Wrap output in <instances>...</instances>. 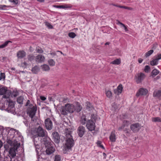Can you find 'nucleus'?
I'll list each match as a JSON object with an SVG mask.
<instances>
[{"label": "nucleus", "instance_id": "1", "mask_svg": "<svg viewBox=\"0 0 161 161\" xmlns=\"http://www.w3.org/2000/svg\"><path fill=\"white\" fill-rule=\"evenodd\" d=\"M16 131V130L12 128L9 130L6 143L4 144V147L6 150H8L10 146L12 147L10 148L8 151V156L10 158H14L16 157V152L20 147L19 142H18L16 140L12 141V139L14 137V134Z\"/></svg>", "mask_w": 161, "mask_h": 161}, {"label": "nucleus", "instance_id": "2", "mask_svg": "<svg viewBox=\"0 0 161 161\" xmlns=\"http://www.w3.org/2000/svg\"><path fill=\"white\" fill-rule=\"evenodd\" d=\"M71 131H66L65 132V144L64 146L66 150H69L73 146L74 141L72 136Z\"/></svg>", "mask_w": 161, "mask_h": 161}, {"label": "nucleus", "instance_id": "3", "mask_svg": "<svg viewBox=\"0 0 161 161\" xmlns=\"http://www.w3.org/2000/svg\"><path fill=\"white\" fill-rule=\"evenodd\" d=\"M11 94V91L7 89V87H3L0 88V95H3V98H9Z\"/></svg>", "mask_w": 161, "mask_h": 161}, {"label": "nucleus", "instance_id": "4", "mask_svg": "<svg viewBox=\"0 0 161 161\" xmlns=\"http://www.w3.org/2000/svg\"><path fill=\"white\" fill-rule=\"evenodd\" d=\"M36 110L37 108L36 105L33 106L30 104L29 105L27 113L28 114L29 116L32 118L35 115Z\"/></svg>", "mask_w": 161, "mask_h": 161}, {"label": "nucleus", "instance_id": "5", "mask_svg": "<svg viewBox=\"0 0 161 161\" xmlns=\"http://www.w3.org/2000/svg\"><path fill=\"white\" fill-rule=\"evenodd\" d=\"M146 77V75L144 73H140L135 75L134 79L136 83L138 84L141 83Z\"/></svg>", "mask_w": 161, "mask_h": 161}, {"label": "nucleus", "instance_id": "6", "mask_svg": "<svg viewBox=\"0 0 161 161\" xmlns=\"http://www.w3.org/2000/svg\"><path fill=\"white\" fill-rule=\"evenodd\" d=\"M36 135L35 136L43 137L45 136L47 131L41 126H39L35 130Z\"/></svg>", "mask_w": 161, "mask_h": 161}, {"label": "nucleus", "instance_id": "7", "mask_svg": "<svg viewBox=\"0 0 161 161\" xmlns=\"http://www.w3.org/2000/svg\"><path fill=\"white\" fill-rule=\"evenodd\" d=\"M87 129L90 131L95 130V123L91 119H88L86 124Z\"/></svg>", "mask_w": 161, "mask_h": 161}, {"label": "nucleus", "instance_id": "8", "mask_svg": "<svg viewBox=\"0 0 161 161\" xmlns=\"http://www.w3.org/2000/svg\"><path fill=\"white\" fill-rule=\"evenodd\" d=\"M68 112L65 105L64 106H62L59 108L58 114L60 117L62 116H66Z\"/></svg>", "mask_w": 161, "mask_h": 161}, {"label": "nucleus", "instance_id": "9", "mask_svg": "<svg viewBox=\"0 0 161 161\" xmlns=\"http://www.w3.org/2000/svg\"><path fill=\"white\" fill-rule=\"evenodd\" d=\"M45 125L46 129L48 130H51L53 128V123L50 118H47L45 121Z\"/></svg>", "mask_w": 161, "mask_h": 161}, {"label": "nucleus", "instance_id": "10", "mask_svg": "<svg viewBox=\"0 0 161 161\" xmlns=\"http://www.w3.org/2000/svg\"><path fill=\"white\" fill-rule=\"evenodd\" d=\"M130 128L133 132H137L140 129L141 125L138 123L133 124L131 125Z\"/></svg>", "mask_w": 161, "mask_h": 161}, {"label": "nucleus", "instance_id": "11", "mask_svg": "<svg viewBox=\"0 0 161 161\" xmlns=\"http://www.w3.org/2000/svg\"><path fill=\"white\" fill-rule=\"evenodd\" d=\"M86 131L85 127L83 126H79L77 129V133L79 136L82 137Z\"/></svg>", "mask_w": 161, "mask_h": 161}, {"label": "nucleus", "instance_id": "12", "mask_svg": "<svg viewBox=\"0 0 161 161\" xmlns=\"http://www.w3.org/2000/svg\"><path fill=\"white\" fill-rule=\"evenodd\" d=\"M65 105L68 113H72L75 111L74 103L73 104L67 103Z\"/></svg>", "mask_w": 161, "mask_h": 161}, {"label": "nucleus", "instance_id": "13", "mask_svg": "<svg viewBox=\"0 0 161 161\" xmlns=\"http://www.w3.org/2000/svg\"><path fill=\"white\" fill-rule=\"evenodd\" d=\"M52 138L55 142L58 143L60 142V137L58 133L56 132L53 133L52 134Z\"/></svg>", "mask_w": 161, "mask_h": 161}, {"label": "nucleus", "instance_id": "14", "mask_svg": "<svg viewBox=\"0 0 161 161\" xmlns=\"http://www.w3.org/2000/svg\"><path fill=\"white\" fill-rule=\"evenodd\" d=\"M35 59L36 63H42L45 61V58L43 55L39 54L36 56Z\"/></svg>", "mask_w": 161, "mask_h": 161}, {"label": "nucleus", "instance_id": "15", "mask_svg": "<svg viewBox=\"0 0 161 161\" xmlns=\"http://www.w3.org/2000/svg\"><path fill=\"white\" fill-rule=\"evenodd\" d=\"M147 92L148 91L146 89L141 88L136 93V95L137 97H138L140 95H146Z\"/></svg>", "mask_w": 161, "mask_h": 161}, {"label": "nucleus", "instance_id": "16", "mask_svg": "<svg viewBox=\"0 0 161 161\" xmlns=\"http://www.w3.org/2000/svg\"><path fill=\"white\" fill-rule=\"evenodd\" d=\"M74 105L75 106V111L79 112L81 110L82 107L80 103L78 102H75Z\"/></svg>", "mask_w": 161, "mask_h": 161}, {"label": "nucleus", "instance_id": "17", "mask_svg": "<svg viewBox=\"0 0 161 161\" xmlns=\"http://www.w3.org/2000/svg\"><path fill=\"white\" fill-rule=\"evenodd\" d=\"M26 55V53L23 50H20L17 53V57L18 58L21 59L24 58Z\"/></svg>", "mask_w": 161, "mask_h": 161}, {"label": "nucleus", "instance_id": "18", "mask_svg": "<svg viewBox=\"0 0 161 161\" xmlns=\"http://www.w3.org/2000/svg\"><path fill=\"white\" fill-rule=\"evenodd\" d=\"M87 121L86 116L83 114L80 118V122L81 125H84L87 124Z\"/></svg>", "mask_w": 161, "mask_h": 161}, {"label": "nucleus", "instance_id": "19", "mask_svg": "<svg viewBox=\"0 0 161 161\" xmlns=\"http://www.w3.org/2000/svg\"><path fill=\"white\" fill-rule=\"evenodd\" d=\"M55 150V148L53 146L48 147L46 150V153L47 155L51 154L54 152Z\"/></svg>", "mask_w": 161, "mask_h": 161}, {"label": "nucleus", "instance_id": "20", "mask_svg": "<svg viewBox=\"0 0 161 161\" xmlns=\"http://www.w3.org/2000/svg\"><path fill=\"white\" fill-rule=\"evenodd\" d=\"M129 123V121L125 120H124L123 122V124L120 127L118 128V130L121 131L122 130H123L125 127H127Z\"/></svg>", "mask_w": 161, "mask_h": 161}, {"label": "nucleus", "instance_id": "21", "mask_svg": "<svg viewBox=\"0 0 161 161\" xmlns=\"http://www.w3.org/2000/svg\"><path fill=\"white\" fill-rule=\"evenodd\" d=\"M116 24L119 25L121 27H123L125 32H127L128 31V30L127 29V26L125 25L124 24L118 20H116Z\"/></svg>", "mask_w": 161, "mask_h": 161}, {"label": "nucleus", "instance_id": "22", "mask_svg": "<svg viewBox=\"0 0 161 161\" xmlns=\"http://www.w3.org/2000/svg\"><path fill=\"white\" fill-rule=\"evenodd\" d=\"M110 140L112 142H115L116 141V135L115 134V131H112L109 137Z\"/></svg>", "mask_w": 161, "mask_h": 161}, {"label": "nucleus", "instance_id": "23", "mask_svg": "<svg viewBox=\"0 0 161 161\" xmlns=\"http://www.w3.org/2000/svg\"><path fill=\"white\" fill-rule=\"evenodd\" d=\"M153 96L161 100V91H155L153 93Z\"/></svg>", "mask_w": 161, "mask_h": 161}, {"label": "nucleus", "instance_id": "24", "mask_svg": "<svg viewBox=\"0 0 161 161\" xmlns=\"http://www.w3.org/2000/svg\"><path fill=\"white\" fill-rule=\"evenodd\" d=\"M40 70V68L37 66H35L33 67L31 69V71L34 74H37Z\"/></svg>", "mask_w": 161, "mask_h": 161}, {"label": "nucleus", "instance_id": "25", "mask_svg": "<svg viewBox=\"0 0 161 161\" xmlns=\"http://www.w3.org/2000/svg\"><path fill=\"white\" fill-rule=\"evenodd\" d=\"M158 60L156 58L150 62V64L152 66L156 65L158 64Z\"/></svg>", "mask_w": 161, "mask_h": 161}, {"label": "nucleus", "instance_id": "26", "mask_svg": "<svg viewBox=\"0 0 161 161\" xmlns=\"http://www.w3.org/2000/svg\"><path fill=\"white\" fill-rule=\"evenodd\" d=\"M24 99V98L23 96H20L19 97L17 98V102L20 104H23Z\"/></svg>", "mask_w": 161, "mask_h": 161}, {"label": "nucleus", "instance_id": "27", "mask_svg": "<svg viewBox=\"0 0 161 161\" xmlns=\"http://www.w3.org/2000/svg\"><path fill=\"white\" fill-rule=\"evenodd\" d=\"M42 70L43 71H47L50 70V68L48 65L47 64H43L41 66Z\"/></svg>", "mask_w": 161, "mask_h": 161}, {"label": "nucleus", "instance_id": "28", "mask_svg": "<svg viewBox=\"0 0 161 161\" xmlns=\"http://www.w3.org/2000/svg\"><path fill=\"white\" fill-rule=\"evenodd\" d=\"M105 93L107 97L109 98H112V93L110 91H105Z\"/></svg>", "mask_w": 161, "mask_h": 161}, {"label": "nucleus", "instance_id": "29", "mask_svg": "<svg viewBox=\"0 0 161 161\" xmlns=\"http://www.w3.org/2000/svg\"><path fill=\"white\" fill-rule=\"evenodd\" d=\"M72 5L70 4H65L63 5L64 9H69L71 8L72 7Z\"/></svg>", "mask_w": 161, "mask_h": 161}, {"label": "nucleus", "instance_id": "30", "mask_svg": "<svg viewBox=\"0 0 161 161\" xmlns=\"http://www.w3.org/2000/svg\"><path fill=\"white\" fill-rule=\"evenodd\" d=\"M121 63V61L120 59H117L110 63L111 64H120Z\"/></svg>", "mask_w": 161, "mask_h": 161}, {"label": "nucleus", "instance_id": "31", "mask_svg": "<svg viewBox=\"0 0 161 161\" xmlns=\"http://www.w3.org/2000/svg\"><path fill=\"white\" fill-rule=\"evenodd\" d=\"M19 94V92L17 90H14L12 92L10 96L11 97H16Z\"/></svg>", "mask_w": 161, "mask_h": 161}, {"label": "nucleus", "instance_id": "32", "mask_svg": "<svg viewBox=\"0 0 161 161\" xmlns=\"http://www.w3.org/2000/svg\"><path fill=\"white\" fill-rule=\"evenodd\" d=\"M152 120L153 122H161V118L159 117L152 118Z\"/></svg>", "mask_w": 161, "mask_h": 161}, {"label": "nucleus", "instance_id": "33", "mask_svg": "<svg viewBox=\"0 0 161 161\" xmlns=\"http://www.w3.org/2000/svg\"><path fill=\"white\" fill-rule=\"evenodd\" d=\"M9 42H11L10 41H6L3 44L0 45V48H3L7 46Z\"/></svg>", "mask_w": 161, "mask_h": 161}, {"label": "nucleus", "instance_id": "34", "mask_svg": "<svg viewBox=\"0 0 161 161\" xmlns=\"http://www.w3.org/2000/svg\"><path fill=\"white\" fill-rule=\"evenodd\" d=\"M35 57L33 54H31L27 56V58L29 61H31L35 59Z\"/></svg>", "mask_w": 161, "mask_h": 161}, {"label": "nucleus", "instance_id": "35", "mask_svg": "<svg viewBox=\"0 0 161 161\" xmlns=\"http://www.w3.org/2000/svg\"><path fill=\"white\" fill-rule=\"evenodd\" d=\"M39 137L38 136H34V138L33 139V141L34 143V144H35V142L37 144H40V142L39 141Z\"/></svg>", "mask_w": 161, "mask_h": 161}, {"label": "nucleus", "instance_id": "36", "mask_svg": "<svg viewBox=\"0 0 161 161\" xmlns=\"http://www.w3.org/2000/svg\"><path fill=\"white\" fill-rule=\"evenodd\" d=\"M48 63L50 66H53L55 65V62L53 59H49L48 61Z\"/></svg>", "mask_w": 161, "mask_h": 161}, {"label": "nucleus", "instance_id": "37", "mask_svg": "<svg viewBox=\"0 0 161 161\" xmlns=\"http://www.w3.org/2000/svg\"><path fill=\"white\" fill-rule=\"evenodd\" d=\"M153 52V50H151L147 52L145 54V56L146 58H147L150 56Z\"/></svg>", "mask_w": 161, "mask_h": 161}, {"label": "nucleus", "instance_id": "38", "mask_svg": "<svg viewBox=\"0 0 161 161\" xmlns=\"http://www.w3.org/2000/svg\"><path fill=\"white\" fill-rule=\"evenodd\" d=\"M9 7L8 6L0 5V10H5L7 9Z\"/></svg>", "mask_w": 161, "mask_h": 161}, {"label": "nucleus", "instance_id": "39", "mask_svg": "<svg viewBox=\"0 0 161 161\" xmlns=\"http://www.w3.org/2000/svg\"><path fill=\"white\" fill-rule=\"evenodd\" d=\"M159 73V70L157 69H154L152 72V75L156 76Z\"/></svg>", "mask_w": 161, "mask_h": 161}, {"label": "nucleus", "instance_id": "40", "mask_svg": "<svg viewBox=\"0 0 161 161\" xmlns=\"http://www.w3.org/2000/svg\"><path fill=\"white\" fill-rule=\"evenodd\" d=\"M51 141L50 140H46V141H45L44 144L45 146L46 147H47L48 146L50 145L51 144Z\"/></svg>", "mask_w": 161, "mask_h": 161}, {"label": "nucleus", "instance_id": "41", "mask_svg": "<svg viewBox=\"0 0 161 161\" xmlns=\"http://www.w3.org/2000/svg\"><path fill=\"white\" fill-rule=\"evenodd\" d=\"M35 148H36V152L38 153V150L40 148V145L39 144H36V142H35V144H34Z\"/></svg>", "mask_w": 161, "mask_h": 161}, {"label": "nucleus", "instance_id": "42", "mask_svg": "<svg viewBox=\"0 0 161 161\" xmlns=\"http://www.w3.org/2000/svg\"><path fill=\"white\" fill-rule=\"evenodd\" d=\"M45 25L49 29H53V27L52 25L51 24L48 22H45Z\"/></svg>", "mask_w": 161, "mask_h": 161}, {"label": "nucleus", "instance_id": "43", "mask_svg": "<svg viewBox=\"0 0 161 161\" xmlns=\"http://www.w3.org/2000/svg\"><path fill=\"white\" fill-rule=\"evenodd\" d=\"M60 156L58 155H56L55 156L54 161H61Z\"/></svg>", "mask_w": 161, "mask_h": 161}, {"label": "nucleus", "instance_id": "44", "mask_svg": "<svg viewBox=\"0 0 161 161\" xmlns=\"http://www.w3.org/2000/svg\"><path fill=\"white\" fill-rule=\"evenodd\" d=\"M10 161H20L19 159H21V158L18 157V156H16L14 158H10Z\"/></svg>", "mask_w": 161, "mask_h": 161}, {"label": "nucleus", "instance_id": "45", "mask_svg": "<svg viewBox=\"0 0 161 161\" xmlns=\"http://www.w3.org/2000/svg\"><path fill=\"white\" fill-rule=\"evenodd\" d=\"M117 90H118V92L121 93L122 91V85H119L117 88Z\"/></svg>", "mask_w": 161, "mask_h": 161}, {"label": "nucleus", "instance_id": "46", "mask_svg": "<svg viewBox=\"0 0 161 161\" xmlns=\"http://www.w3.org/2000/svg\"><path fill=\"white\" fill-rule=\"evenodd\" d=\"M36 52L39 53H42L43 52V51L42 49L41 48L37 47L36 48Z\"/></svg>", "mask_w": 161, "mask_h": 161}, {"label": "nucleus", "instance_id": "47", "mask_svg": "<svg viewBox=\"0 0 161 161\" xmlns=\"http://www.w3.org/2000/svg\"><path fill=\"white\" fill-rule=\"evenodd\" d=\"M69 36L71 38H74L76 36V34L74 32H70L68 34Z\"/></svg>", "mask_w": 161, "mask_h": 161}, {"label": "nucleus", "instance_id": "48", "mask_svg": "<svg viewBox=\"0 0 161 161\" xmlns=\"http://www.w3.org/2000/svg\"><path fill=\"white\" fill-rule=\"evenodd\" d=\"M150 70V67L148 65H146L144 68V71L147 73Z\"/></svg>", "mask_w": 161, "mask_h": 161}, {"label": "nucleus", "instance_id": "49", "mask_svg": "<svg viewBox=\"0 0 161 161\" xmlns=\"http://www.w3.org/2000/svg\"><path fill=\"white\" fill-rule=\"evenodd\" d=\"M5 77V75L4 73H0V80L3 79H4Z\"/></svg>", "mask_w": 161, "mask_h": 161}, {"label": "nucleus", "instance_id": "50", "mask_svg": "<svg viewBox=\"0 0 161 161\" xmlns=\"http://www.w3.org/2000/svg\"><path fill=\"white\" fill-rule=\"evenodd\" d=\"M53 7L54 8H59L63 9V5H53Z\"/></svg>", "mask_w": 161, "mask_h": 161}, {"label": "nucleus", "instance_id": "51", "mask_svg": "<svg viewBox=\"0 0 161 161\" xmlns=\"http://www.w3.org/2000/svg\"><path fill=\"white\" fill-rule=\"evenodd\" d=\"M28 65V64H27V63L25 62H24L23 63H22L21 64V65L24 68H25Z\"/></svg>", "mask_w": 161, "mask_h": 161}, {"label": "nucleus", "instance_id": "52", "mask_svg": "<svg viewBox=\"0 0 161 161\" xmlns=\"http://www.w3.org/2000/svg\"><path fill=\"white\" fill-rule=\"evenodd\" d=\"M9 1L15 5L17 4L18 3V0H9Z\"/></svg>", "mask_w": 161, "mask_h": 161}, {"label": "nucleus", "instance_id": "53", "mask_svg": "<svg viewBox=\"0 0 161 161\" xmlns=\"http://www.w3.org/2000/svg\"><path fill=\"white\" fill-rule=\"evenodd\" d=\"M155 58L158 59V60L159 59H161V54L158 53V54L156 56Z\"/></svg>", "mask_w": 161, "mask_h": 161}, {"label": "nucleus", "instance_id": "54", "mask_svg": "<svg viewBox=\"0 0 161 161\" xmlns=\"http://www.w3.org/2000/svg\"><path fill=\"white\" fill-rule=\"evenodd\" d=\"M40 98L42 101H45L46 99V97L43 96H41L40 97Z\"/></svg>", "mask_w": 161, "mask_h": 161}, {"label": "nucleus", "instance_id": "55", "mask_svg": "<svg viewBox=\"0 0 161 161\" xmlns=\"http://www.w3.org/2000/svg\"><path fill=\"white\" fill-rule=\"evenodd\" d=\"M124 9H128V10H132V8H130V7H126V6H125Z\"/></svg>", "mask_w": 161, "mask_h": 161}, {"label": "nucleus", "instance_id": "56", "mask_svg": "<svg viewBox=\"0 0 161 161\" xmlns=\"http://www.w3.org/2000/svg\"><path fill=\"white\" fill-rule=\"evenodd\" d=\"M50 54L52 56H54L56 55V53L55 52H50Z\"/></svg>", "mask_w": 161, "mask_h": 161}, {"label": "nucleus", "instance_id": "57", "mask_svg": "<svg viewBox=\"0 0 161 161\" xmlns=\"http://www.w3.org/2000/svg\"><path fill=\"white\" fill-rule=\"evenodd\" d=\"M23 122L26 126H28V122L27 120H25V121H23Z\"/></svg>", "mask_w": 161, "mask_h": 161}, {"label": "nucleus", "instance_id": "58", "mask_svg": "<svg viewBox=\"0 0 161 161\" xmlns=\"http://www.w3.org/2000/svg\"><path fill=\"white\" fill-rule=\"evenodd\" d=\"M138 62L139 63H141L143 61V59L141 58H139L138 59Z\"/></svg>", "mask_w": 161, "mask_h": 161}, {"label": "nucleus", "instance_id": "59", "mask_svg": "<svg viewBox=\"0 0 161 161\" xmlns=\"http://www.w3.org/2000/svg\"><path fill=\"white\" fill-rule=\"evenodd\" d=\"M97 145L98 147H99L101 144V142L100 141H98L97 142Z\"/></svg>", "mask_w": 161, "mask_h": 161}, {"label": "nucleus", "instance_id": "60", "mask_svg": "<svg viewBox=\"0 0 161 161\" xmlns=\"http://www.w3.org/2000/svg\"><path fill=\"white\" fill-rule=\"evenodd\" d=\"M91 119H95V116L94 114H92L91 115Z\"/></svg>", "mask_w": 161, "mask_h": 161}, {"label": "nucleus", "instance_id": "61", "mask_svg": "<svg viewBox=\"0 0 161 161\" xmlns=\"http://www.w3.org/2000/svg\"><path fill=\"white\" fill-rule=\"evenodd\" d=\"M30 100H28L27 102V103H26V104L25 105V106H27L30 104Z\"/></svg>", "mask_w": 161, "mask_h": 161}, {"label": "nucleus", "instance_id": "62", "mask_svg": "<svg viewBox=\"0 0 161 161\" xmlns=\"http://www.w3.org/2000/svg\"><path fill=\"white\" fill-rule=\"evenodd\" d=\"M124 7H125V6H120V5H119V6H117L118 7H119L120 8H124Z\"/></svg>", "mask_w": 161, "mask_h": 161}, {"label": "nucleus", "instance_id": "63", "mask_svg": "<svg viewBox=\"0 0 161 161\" xmlns=\"http://www.w3.org/2000/svg\"><path fill=\"white\" fill-rule=\"evenodd\" d=\"M3 143L0 140V148H1L3 146Z\"/></svg>", "mask_w": 161, "mask_h": 161}, {"label": "nucleus", "instance_id": "64", "mask_svg": "<svg viewBox=\"0 0 161 161\" xmlns=\"http://www.w3.org/2000/svg\"><path fill=\"white\" fill-rule=\"evenodd\" d=\"M0 130H3V127L2 126L0 125Z\"/></svg>", "mask_w": 161, "mask_h": 161}]
</instances>
